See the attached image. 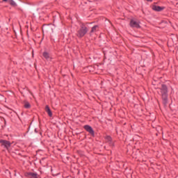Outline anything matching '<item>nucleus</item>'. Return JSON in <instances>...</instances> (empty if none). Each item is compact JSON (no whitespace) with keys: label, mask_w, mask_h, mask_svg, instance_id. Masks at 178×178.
Masks as SVG:
<instances>
[{"label":"nucleus","mask_w":178,"mask_h":178,"mask_svg":"<svg viewBox=\"0 0 178 178\" xmlns=\"http://www.w3.org/2000/svg\"><path fill=\"white\" fill-rule=\"evenodd\" d=\"M161 92L164 104H166V102H168V87L165 85H162L161 88Z\"/></svg>","instance_id":"1"},{"label":"nucleus","mask_w":178,"mask_h":178,"mask_svg":"<svg viewBox=\"0 0 178 178\" xmlns=\"http://www.w3.org/2000/svg\"><path fill=\"white\" fill-rule=\"evenodd\" d=\"M87 31H88V29H87V27H86V26L83 25L81 27V29L78 31L76 35L79 38H81L82 37H84L86 34H87Z\"/></svg>","instance_id":"2"},{"label":"nucleus","mask_w":178,"mask_h":178,"mask_svg":"<svg viewBox=\"0 0 178 178\" xmlns=\"http://www.w3.org/2000/svg\"><path fill=\"white\" fill-rule=\"evenodd\" d=\"M130 27L134 29H140L141 26H140V21L136 19H131L129 22Z\"/></svg>","instance_id":"3"},{"label":"nucleus","mask_w":178,"mask_h":178,"mask_svg":"<svg viewBox=\"0 0 178 178\" xmlns=\"http://www.w3.org/2000/svg\"><path fill=\"white\" fill-rule=\"evenodd\" d=\"M0 143L2 145H3L4 148H6L8 150H9L10 145H12V143L8 140H0Z\"/></svg>","instance_id":"4"},{"label":"nucleus","mask_w":178,"mask_h":178,"mask_svg":"<svg viewBox=\"0 0 178 178\" xmlns=\"http://www.w3.org/2000/svg\"><path fill=\"white\" fill-rule=\"evenodd\" d=\"M85 130L90 133L92 136H94V130H92V128L90 125H85L84 126Z\"/></svg>","instance_id":"5"},{"label":"nucleus","mask_w":178,"mask_h":178,"mask_svg":"<svg viewBox=\"0 0 178 178\" xmlns=\"http://www.w3.org/2000/svg\"><path fill=\"white\" fill-rule=\"evenodd\" d=\"M152 9H153V10H155L156 12H161V10H163V8L159 6H153Z\"/></svg>","instance_id":"6"},{"label":"nucleus","mask_w":178,"mask_h":178,"mask_svg":"<svg viewBox=\"0 0 178 178\" xmlns=\"http://www.w3.org/2000/svg\"><path fill=\"white\" fill-rule=\"evenodd\" d=\"M43 56L44 58H45L47 60H51V59H52V57H51V55H49V54L47 51H44L43 53Z\"/></svg>","instance_id":"7"},{"label":"nucleus","mask_w":178,"mask_h":178,"mask_svg":"<svg viewBox=\"0 0 178 178\" xmlns=\"http://www.w3.org/2000/svg\"><path fill=\"white\" fill-rule=\"evenodd\" d=\"M27 176H29V177H31V178H38V175L34 172H29V173H27Z\"/></svg>","instance_id":"8"},{"label":"nucleus","mask_w":178,"mask_h":178,"mask_svg":"<svg viewBox=\"0 0 178 178\" xmlns=\"http://www.w3.org/2000/svg\"><path fill=\"white\" fill-rule=\"evenodd\" d=\"M46 112L48 113L49 116H52V112L51 111V109L49 108V106H47L45 108Z\"/></svg>","instance_id":"9"},{"label":"nucleus","mask_w":178,"mask_h":178,"mask_svg":"<svg viewBox=\"0 0 178 178\" xmlns=\"http://www.w3.org/2000/svg\"><path fill=\"white\" fill-rule=\"evenodd\" d=\"M105 139L107 141V143H112V138H111V136H107L105 137Z\"/></svg>","instance_id":"10"},{"label":"nucleus","mask_w":178,"mask_h":178,"mask_svg":"<svg viewBox=\"0 0 178 178\" xmlns=\"http://www.w3.org/2000/svg\"><path fill=\"white\" fill-rule=\"evenodd\" d=\"M98 30V26H95L92 28L91 33H95Z\"/></svg>","instance_id":"11"},{"label":"nucleus","mask_w":178,"mask_h":178,"mask_svg":"<svg viewBox=\"0 0 178 178\" xmlns=\"http://www.w3.org/2000/svg\"><path fill=\"white\" fill-rule=\"evenodd\" d=\"M24 108H26V109L30 108H31L30 103L26 102L24 103Z\"/></svg>","instance_id":"12"},{"label":"nucleus","mask_w":178,"mask_h":178,"mask_svg":"<svg viewBox=\"0 0 178 178\" xmlns=\"http://www.w3.org/2000/svg\"><path fill=\"white\" fill-rule=\"evenodd\" d=\"M10 5H12L13 6H15L16 5V3H15L14 1H13V0H10Z\"/></svg>","instance_id":"13"},{"label":"nucleus","mask_w":178,"mask_h":178,"mask_svg":"<svg viewBox=\"0 0 178 178\" xmlns=\"http://www.w3.org/2000/svg\"><path fill=\"white\" fill-rule=\"evenodd\" d=\"M148 2H152V0H147Z\"/></svg>","instance_id":"14"},{"label":"nucleus","mask_w":178,"mask_h":178,"mask_svg":"<svg viewBox=\"0 0 178 178\" xmlns=\"http://www.w3.org/2000/svg\"><path fill=\"white\" fill-rule=\"evenodd\" d=\"M3 1H4V2H6V1H7V0H3Z\"/></svg>","instance_id":"15"}]
</instances>
